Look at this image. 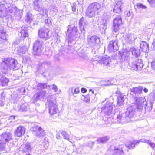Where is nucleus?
I'll list each match as a JSON object with an SVG mask.
<instances>
[{
  "label": "nucleus",
  "mask_w": 155,
  "mask_h": 155,
  "mask_svg": "<svg viewBox=\"0 0 155 155\" xmlns=\"http://www.w3.org/2000/svg\"><path fill=\"white\" fill-rule=\"evenodd\" d=\"M19 10L14 5H11L8 1H2L0 2V17L3 18L7 15L11 17L18 15Z\"/></svg>",
  "instance_id": "nucleus-1"
},
{
  "label": "nucleus",
  "mask_w": 155,
  "mask_h": 155,
  "mask_svg": "<svg viewBox=\"0 0 155 155\" xmlns=\"http://www.w3.org/2000/svg\"><path fill=\"white\" fill-rule=\"evenodd\" d=\"M18 64L17 60L12 58H8L2 63L0 68V74L1 72L6 73L12 69L16 70L18 69L17 66Z\"/></svg>",
  "instance_id": "nucleus-2"
},
{
  "label": "nucleus",
  "mask_w": 155,
  "mask_h": 155,
  "mask_svg": "<svg viewBox=\"0 0 155 155\" xmlns=\"http://www.w3.org/2000/svg\"><path fill=\"white\" fill-rule=\"evenodd\" d=\"M135 110L132 107H130L127 109L126 111L123 113H120L119 115L117 117V120L114 122L118 123H125L130 121V119L134 114Z\"/></svg>",
  "instance_id": "nucleus-3"
},
{
  "label": "nucleus",
  "mask_w": 155,
  "mask_h": 155,
  "mask_svg": "<svg viewBox=\"0 0 155 155\" xmlns=\"http://www.w3.org/2000/svg\"><path fill=\"white\" fill-rule=\"evenodd\" d=\"M101 9V6L97 2L91 4L88 7L86 12L87 15L89 18L94 16L99 12Z\"/></svg>",
  "instance_id": "nucleus-4"
},
{
  "label": "nucleus",
  "mask_w": 155,
  "mask_h": 155,
  "mask_svg": "<svg viewBox=\"0 0 155 155\" xmlns=\"http://www.w3.org/2000/svg\"><path fill=\"white\" fill-rule=\"evenodd\" d=\"M48 97L50 99H48L47 102L48 107L50 114L53 115L59 112L58 105L55 101V97L54 95H49Z\"/></svg>",
  "instance_id": "nucleus-5"
},
{
  "label": "nucleus",
  "mask_w": 155,
  "mask_h": 155,
  "mask_svg": "<svg viewBox=\"0 0 155 155\" xmlns=\"http://www.w3.org/2000/svg\"><path fill=\"white\" fill-rule=\"evenodd\" d=\"M12 139V135L9 132L4 133L0 136V151L5 150V144Z\"/></svg>",
  "instance_id": "nucleus-6"
},
{
  "label": "nucleus",
  "mask_w": 155,
  "mask_h": 155,
  "mask_svg": "<svg viewBox=\"0 0 155 155\" xmlns=\"http://www.w3.org/2000/svg\"><path fill=\"white\" fill-rule=\"evenodd\" d=\"M135 103L134 104L136 108L139 111L141 110L143 107L145 109L147 108V103L144 98L142 97H135Z\"/></svg>",
  "instance_id": "nucleus-7"
},
{
  "label": "nucleus",
  "mask_w": 155,
  "mask_h": 155,
  "mask_svg": "<svg viewBox=\"0 0 155 155\" xmlns=\"http://www.w3.org/2000/svg\"><path fill=\"white\" fill-rule=\"evenodd\" d=\"M119 58H120L121 62H125L127 63L130 61L133 57H131L130 52L127 50H123L122 51L119 52Z\"/></svg>",
  "instance_id": "nucleus-8"
},
{
  "label": "nucleus",
  "mask_w": 155,
  "mask_h": 155,
  "mask_svg": "<svg viewBox=\"0 0 155 155\" xmlns=\"http://www.w3.org/2000/svg\"><path fill=\"white\" fill-rule=\"evenodd\" d=\"M40 1H34V9L40 12V14L42 16L47 17L48 16V12L45 8L42 7L41 5H40Z\"/></svg>",
  "instance_id": "nucleus-9"
},
{
  "label": "nucleus",
  "mask_w": 155,
  "mask_h": 155,
  "mask_svg": "<svg viewBox=\"0 0 155 155\" xmlns=\"http://www.w3.org/2000/svg\"><path fill=\"white\" fill-rule=\"evenodd\" d=\"M144 142L147 143L149 144L150 146L153 149L155 148V144L148 140L146 139L141 140H137L135 141H133L132 142H128L125 145V146L129 149H133L135 145L137 144L139 142Z\"/></svg>",
  "instance_id": "nucleus-10"
},
{
  "label": "nucleus",
  "mask_w": 155,
  "mask_h": 155,
  "mask_svg": "<svg viewBox=\"0 0 155 155\" xmlns=\"http://www.w3.org/2000/svg\"><path fill=\"white\" fill-rule=\"evenodd\" d=\"M113 59L111 60L110 58L107 56H103L99 61V62L101 64H103L107 68H113L114 67V64L113 62Z\"/></svg>",
  "instance_id": "nucleus-11"
},
{
  "label": "nucleus",
  "mask_w": 155,
  "mask_h": 155,
  "mask_svg": "<svg viewBox=\"0 0 155 155\" xmlns=\"http://www.w3.org/2000/svg\"><path fill=\"white\" fill-rule=\"evenodd\" d=\"M87 41L90 47L94 48L98 45L100 42V40L97 36L93 35L88 37Z\"/></svg>",
  "instance_id": "nucleus-12"
},
{
  "label": "nucleus",
  "mask_w": 155,
  "mask_h": 155,
  "mask_svg": "<svg viewBox=\"0 0 155 155\" xmlns=\"http://www.w3.org/2000/svg\"><path fill=\"white\" fill-rule=\"evenodd\" d=\"M8 35L6 34L5 29L4 26L2 25H0V44L5 45L8 42L7 38Z\"/></svg>",
  "instance_id": "nucleus-13"
},
{
  "label": "nucleus",
  "mask_w": 155,
  "mask_h": 155,
  "mask_svg": "<svg viewBox=\"0 0 155 155\" xmlns=\"http://www.w3.org/2000/svg\"><path fill=\"white\" fill-rule=\"evenodd\" d=\"M122 25V21L120 15H118L113 20L112 29L115 32L118 31Z\"/></svg>",
  "instance_id": "nucleus-14"
},
{
  "label": "nucleus",
  "mask_w": 155,
  "mask_h": 155,
  "mask_svg": "<svg viewBox=\"0 0 155 155\" xmlns=\"http://www.w3.org/2000/svg\"><path fill=\"white\" fill-rule=\"evenodd\" d=\"M49 32V30L47 28L45 27H42L38 31L39 37L44 40H46L49 39L51 36Z\"/></svg>",
  "instance_id": "nucleus-15"
},
{
  "label": "nucleus",
  "mask_w": 155,
  "mask_h": 155,
  "mask_svg": "<svg viewBox=\"0 0 155 155\" xmlns=\"http://www.w3.org/2000/svg\"><path fill=\"white\" fill-rule=\"evenodd\" d=\"M42 43L40 40H36L34 43L32 54L34 55H39L41 52V48Z\"/></svg>",
  "instance_id": "nucleus-16"
},
{
  "label": "nucleus",
  "mask_w": 155,
  "mask_h": 155,
  "mask_svg": "<svg viewBox=\"0 0 155 155\" xmlns=\"http://www.w3.org/2000/svg\"><path fill=\"white\" fill-rule=\"evenodd\" d=\"M46 94V91L45 90H41L39 92H37L34 95L32 99L33 103H35L38 100L44 99Z\"/></svg>",
  "instance_id": "nucleus-17"
},
{
  "label": "nucleus",
  "mask_w": 155,
  "mask_h": 155,
  "mask_svg": "<svg viewBox=\"0 0 155 155\" xmlns=\"http://www.w3.org/2000/svg\"><path fill=\"white\" fill-rule=\"evenodd\" d=\"M142 62V61L140 59L134 61L131 63L130 65L131 69L135 71L141 70L143 66V64Z\"/></svg>",
  "instance_id": "nucleus-18"
},
{
  "label": "nucleus",
  "mask_w": 155,
  "mask_h": 155,
  "mask_svg": "<svg viewBox=\"0 0 155 155\" xmlns=\"http://www.w3.org/2000/svg\"><path fill=\"white\" fill-rule=\"evenodd\" d=\"M78 31L77 27L74 26L71 28L70 25H68V27L66 36L70 38H73L76 35Z\"/></svg>",
  "instance_id": "nucleus-19"
},
{
  "label": "nucleus",
  "mask_w": 155,
  "mask_h": 155,
  "mask_svg": "<svg viewBox=\"0 0 155 155\" xmlns=\"http://www.w3.org/2000/svg\"><path fill=\"white\" fill-rule=\"evenodd\" d=\"M118 40L116 39L110 41L108 46V49L111 52L117 51L118 49Z\"/></svg>",
  "instance_id": "nucleus-20"
},
{
  "label": "nucleus",
  "mask_w": 155,
  "mask_h": 155,
  "mask_svg": "<svg viewBox=\"0 0 155 155\" xmlns=\"http://www.w3.org/2000/svg\"><path fill=\"white\" fill-rule=\"evenodd\" d=\"M79 28L82 32L84 33L85 27L88 24V22L83 17H82L80 20L79 22Z\"/></svg>",
  "instance_id": "nucleus-21"
},
{
  "label": "nucleus",
  "mask_w": 155,
  "mask_h": 155,
  "mask_svg": "<svg viewBox=\"0 0 155 155\" xmlns=\"http://www.w3.org/2000/svg\"><path fill=\"white\" fill-rule=\"evenodd\" d=\"M104 112L105 115L106 116H109L112 113L113 110V104H112L109 103L107 104L104 107H103L102 109L104 110Z\"/></svg>",
  "instance_id": "nucleus-22"
},
{
  "label": "nucleus",
  "mask_w": 155,
  "mask_h": 155,
  "mask_svg": "<svg viewBox=\"0 0 155 155\" xmlns=\"http://www.w3.org/2000/svg\"><path fill=\"white\" fill-rule=\"evenodd\" d=\"M25 129L24 127L21 126H19L15 130V136L18 137L22 136L25 134Z\"/></svg>",
  "instance_id": "nucleus-23"
},
{
  "label": "nucleus",
  "mask_w": 155,
  "mask_h": 155,
  "mask_svg": "<svg viewBox=\"0 0 155 155\" xmlns=\"http://www.w3.org/2000/svg\"><path fill=\"white\" fill-rule=\"evenodd\" d=\"M143 89V88L142 86H139L137 87L130 88L128 91H130V94L132 95H134L135 94H141Z\"/></svg>",
  "instance_id": "nucleus-24"
},
{
  "label": "nucleus",
  "mask_w": 155,
  "mask_h": 155,
  "mask_svg": "<svg viewBox=\"0 0 155 155\" xmlns=\"http://www.w3.org/2000/svg\"><path fill=\"white\" fill-rule=\"evenodd\" d=\"M124 145H121L116 148L114 150L113 155H124Z\"/></svg>",
  "instance_id": "nucleus-25"
},
{
  "label": "nucleus",
  "mask_w": 155,
  "mask_h": 155,
  "mask_svg": "<svg viewBox=\"0 0 155 155\" xmlns=\"http://www.w3.org/2000/svg\"><path fill=\"white\" fill-rule=\"evenodd\" d=\"M122 4L121 1H118L115 5L113 9V12L114 13H119L121 11V6Z\"/></svg>",
  "instance_id": "nucleus-26"
},
{
  "label": "nucleus",
  "mask_w": 155,
  "mask_h": 155,
  "mask_svg": "<svg viewBox=\"0 0 155 155\" xmlns=\"http://www.w3.org/2000/svg\"><path fill=\"white\" fill-rule=\"evenodd\" d=\"M28 49V48L25 46L19 47L17 48L18 54L20 55H22L25 53Z\"/></svg>",
  "instance_id": "nucleus-27"
},
{
  "label": "nucleus",
  "mask_w": 155,
  "mask_h": 155,
  "mask_svg": "<svg viewBox=\"0 0 155 155\" xmlns=\"http://www.w3.org/2000/svg\"><path fill=\"white\" fill-rule=\"evenodd\" d=\"M140 48L143 52H148L149 51V45L146 42L142 41L140 44Z\"/></svg>",
  "instance_id": "nucleus-28"
},
{
  "label": "nucleus",
  "mask_w": 155,
  "mask_h": 155,
  "mask_svg": "<svg viewBox=\"0 0 155 155\" xmlns=\"http://www.w3.org/2000/svg\"><path fill=\"white\" fill-rule=\"evenodd\" d=\"M22 151L24 153H29L32 149V147L30 143H26L24 145Z\"/></svg>",
  "instance_id": "nucleus-29"
},
{
  "label": "nucleus",
  "mask_w": 155,
  "mask_h": 155,
  "mask_svg": "<svg viewBox=\"0 0 155 155\" xmlns=\"http://www.w3.org/2000/svg\"><path fill=\"white\" fill-rule=\"evenodd\" d=\"M16 110L25 112L27 110V107L26 105L23 104L22 105H18L15 107Z\"/></svg>",
  "instance_id": "nucleus-30"
},
{
  "label": "nucleus",
  "mask_w": 155,
  "mask_h": 155,
  "mask_svg": "<svg viewBox=\"0 0 155 155\" xmlns=\"http://www.w3.org/2000/svg\"><path fill=\"white\" fill-rule=\"evenodd\" d=\"M24 28V27L22 29ZM26 28H25V29H23L18 34V35L20 37V39H23L25 38L28 36V35L27 31L25 30Z\"/></svg>",
  "instance_id": "nucleus-31"
},
{
  "label": "nucleus",
  "mask_w": 155,
  "mask_h": 155,
  "mask_svg": "<svg viewBox=\"0 0 155 155\" xmlns=\"http://www.w3.org/2000/svg\"><path fill=\"white\" fill-rule=\"evenodd\" d=\"M49 142L46 139H44L41 140V148L43 150L47 149L49 146Z\"/></svg>",
  "instance_id": "nucleus-32"
},
{
  "label": "nucleus",
  "mask_w": 155,
  "mask_h": 155,
  "mask_svg": "<svg viewBox=\"0 0 155 155\" xmlns=\"http://www.w3.org/2000/svg\"><path fill=\"white\" fill-rule=\"evenodd\" d=\"M37 87L38 89L41 90L45 88L49 90L51 89V87L50 85H48L46 83H43L38 84Z\"/></svg>",
  "instance_id": "nucleus-33"
},
{
  "label": "nucleus",
  "mask_w": 155,
  "mask_h": 155,
  "mask_svg": "<svg viewBox=\"0 0 155 155\" xmlns=\"http://www.w3.org/2000/svg\"><path fill=\"white\" fill-rule=\"evenodd\" d=\"M103 16V22L105 21L106 22H108L109 19H110L111 15L110 12H104Z\"/></svg>",
  "instance_id": "nucleus-34"
},
{
  "label": "nucleus",
  "mask_w": 155,
  "mask_h": 155,
  "mask_svg": "<svg viewBox=\"0 0 155 155\" xmlns=\"http://www.w3.org/2000/svg\"><path fill=\"white\" fill-rule=\"evenodd\" d=\"M130 53L135 57H137L140 54V51L139 49H136L134 47H132L130 49Z\"/></svg>",
  "instance_id": "nucleus-35"
},
{
  "label": "nucleus",
  "mask_w": 155,
  "mask_h": 155,
  "mask_svg": "<svg viewBox=\"0 0 155 155\" xmlns=\"http://www.w3.org/2000/svg\"><path fill=\"white\" fill-rule=\"evenodd\" d=\"M9 80L5 77H3L0 79V85L5 86L8 84Z\"/></svg>",
  "instance_id": "nucleus-36"
},
{
  "label": "nucleus",
  "mask_w": 155,
  "mask_h": 155,
  "mask_svg": "<svg viewBox=\"0 0 155 155\" xmlns=\"http://www.w3.org/2000/svg\"><path fill=\"white\" fill-rule=\"evenodd\" d=\"M136 37H135L133 35H127L126 36L125 40L127 42L131 43L132 42L136 39Z\"/></svg>",
  "instance_id": "nucleus-37"
},
{
  "label": "nucleus",
  "mask_w": 155,
  "mask_h": 155,
  "mask_svg": "<svg viewBox=\"0 0 155 155\" xmlns=\"http://www.w3.org/2000/svg\"><path fill=\"white\" fill-rule=\"evenodd\" d=\"M33 134L38 137H43L45 134V132L44 130L41 128V129L38 131L36 133H33Z\"/></svg>",
  "instance_id": "nucleus-38"
},
{
  "label": "nucleus",
  "mask_w": 155,
  "mask_h": 155,
  "mask_svg": "<svg viewBox=\"0 0 155 155\" xmlns=\"http://www.w3.org/2000/svg\"><path fill=\"white\" fill-rule=\"evenodd\" d=\"M41 127L38 126L36 124H33L31 130L33 132V133L37 132L39 130L41 129Z\"/></svg>",
  "instance_id": "nucleus-39"
},
{
  "label": "nucleus",
  "mask_w": 155,
  "mask_h": 155,
  "mask_svg": "<svg viewBox=\"0 0 155 155\" xmlns=\"http://www.w3.org/2000/svg\"><path fill=\"white\" fill-rule=\"evenodd\" d=\"M117 99V104L119 106H121L124 101V95L122 94H119Z\"/></svg>",
  "instance_id": "nucleus-40"
},
{
  "label": "nucleus",
  "mask_w": 155,
  "mask_h": 155,
  "mask_svg": "<svg viewBox=\"0 0 155 155\" xmlns=\"http://www.w3.org/2000/svg\"><path fill=\"white\" fill-rule=\"evenodd\" d=\"M109 139V137H104L98 138L97 141L99 143H105Z\"/></svg>",
  "instance_id": "nucleus-41"
},
{
  "label": "nucleus",
  "mask_w": 155,
  "mask_h": 155,
  "mask_svg": "<svg viewBox=\"0 0 155 155\" xmlns=\"http://www.w3.org/2000/svg\"><path fill=\"white\" fill-rule=\"evenodd\" d=\"M33 17L32 15L30 13H28L27 14L25 21L29 24H30L32 21Z\"/></svg>",
  "instance_id": "nucleus-42"
},
{
  "label": "nucleus",
  "mask_w": 155,
  "mask_h": 155,
  "mask_svg": "<svg viewBox=\"0 0 155 155\" xmlns=\"http://www.w3.org/2000/svg\"><path fill=\"white\" fill-rule=\"evenodd\" d=\"M57 12V9L54 6H53L52 7L50 10V14L51 15L54 16L56 14Z\"/></svg>",
  "instance_id": "nucleus-43"
},
{
  "label": "nucleus",
  "mask_w": 155,
  "mask_h": 155,
  "mask_svg": "<svg viewBox=\"0 0 155 155\" xmlns=\"http://www.w3.org/2000/svg\"><path fill=\"white\" fill-rule=\"evenodd\" d=\"M73 88H70L69 90L70 91L73 95H74L75 94L78 93L80 92L79 88L77 87L74 89V91H73Z\"/></svg>",
  "instance_id": "nucleus-44"
},
{
  "label": "nucleus",
  "mask_w": 155,
  "mask_h": 155,
  "mask_svg": "<svg viewBox=\"0 0 155 155\" xmlns=\"http://www.w3.org/2000/svg\"><path fill=\"white\" fill-rule=\"evenodd\" d=\"M137 8L139 10L146 9L147 8V7L145 5H143L140 3H138L137 4Z\"/></svg>",
  "instance_id": "nucleus-45"
},
{
  "label": "nucleus",
  "mask_w": 155,
  "mask_h": 155,
  "mask_svg": "<svg viewBox=\"0 0 155 155\" xmlns=\"http://www.w3.org/2000/svg\"><path fill=\"white\" fill-rule=\"evenodd\" d=\"M103 22V24L101 25L100 27V30L102 32L104 31L107 28L106 26L107 22Z\"/></svg>",
  "instance_id": "nucleus-46"
},
{
  "label": "nucleus",
  "mask_w": 155,
  "mask_h": 155,
  "mask_svg": "<svg viewBox=\"0 0 155 155\" xmlns=\"http://www.w3.org/2000/svg\"><path fill=\"white\" fill-rule=\"evenodd\" d=\"M63 137L65 139L69 140V136L65 131H63Z\"/></svg>",
  "instance_id": "nucleus-47"
},
{
  "label": "nucleus",
  "mask_w": 155,
  "mask_h": 155,
  "mask_svg": "<svg viewBox=\"0 0 155 155\" xmlns=\"http://www.w3.org/2000/svg\"><path fill=\"white\" fill-rule=\"evenodd\" d=\"M63 137V131L58 132L56 134V138L59 139Z\"/></svg>",
  "instance_id": "nucleus-48"
},
{
  "label": "nucleus",
  "mask_w": 155,
  "mask_h": 155,
  "mask_svg": "<svg viewBox=\"0 0 155 155\" xmlns=\"http://www.w3.org/2000/svg\"><path fill=\"white\" fill-rule=\"evenodd\" d=\"M45 22L46 25H51L52 24L51 19L50 18H48L45 20Z\"/></svg>",
  "instance_id": "nucleus-49"
},
{
  "label": "nucleus",
  "mask_w": 155,
  "mask_h": 155,
  "mask_svg": "<svg viewBox=\"0 0 155 155\" xmlns=\"http://www.w3.org/2000/svg\"><path fill=\"white\" fill-rule=\"evenodd\" d=\"M84 101L86 103H89L90 101V98L89 95H87L84 97Z\"/></svg>",
  "instance_id": "nucleus-50"
},
{
  "label": "nucleus",
  "mask_w": 155,
  "mask_h": 155,
  "mask_svg": "<svg viewBox=\"0 0 155 155\" xmlns=\"http://www.w3.org/2000/svg\"><path fill=\"white\" fill-rule=\"evenodd\" d=\"M51 89L54 90L55 92H57L58 90L57 86L54 84H53L51 85Z\"/></svg>",
  "instance_id": "nucleus-51"
},
{
  "label": "nucleus",
  "mask_w": 155,
  "mask_h": 155,
  "mask_svg": "<svg viewBox=\"0 0 155 155\" xmlns=\"http://www.w3.org/2000/svg\"><path fill=\"white\" fill-rule=\"evenodd\" d=\"M149 4L153 7H155V1H148Z\"/></svg>",
  "instance_id": "nucleus-52"
},
{
  "label": "nucleus",
  "mask_w": 155,
  "mask_h": 155,
  "mask_svg": "<svg viewBox=\"0 0 155 155\" xmlns=\"http://www.w3.org/2000/svg\"><path fill=\"white\" fill-rule=\"evenodd\" d=\"M77 7V6L76 4L74 3L73 4V5L72 6V10L74 12H75L76 8Z\"/></svg>",
  "instance_id": "nucleus-53"
},
{
  "label": "nucleus",
  "mask_w": 155,
  "mask_h": 155,
  "mask_svg": "<svg viewBox=\"0 0 155 155\" xmlns=\"http://www.w3.org/2000/svg\"><path fill=\"white\" fill-rule=\"evenodd\" d=\"M94 144V142L90 141L88 143V145L91 148L93 146Z\"/></svg>",
  "instance_id": "nucleus-54"
},
{
  "label": "nucleus",
  "mask_w": 155,
  "mask_h": 155,
  "mask_svg": "<svg viewBox=\"0 0 155 155\" xmlns=\"http://www.w3.org/2000/svg\"><path fill=\"white\" fill-rule=\"evenodd\" d=\"M21 94L24 95L25 93V90L24 87H22L21 89Z\"/></svg>",
  "instance_id": "nucleus-55"
},
{
  "label": "nucleus",
  "mask_w": 155,
  "mask_h": 155,
  "mask_svg": "<svg viewBox=\"0 0 155 155\" xmlns=\"http://www.w3.org/2000/svg\"><path fill=\"white\" fill-rule=\"evenodd\" d=\"M87 91V90L86 89L82 88L81 89V91L83 93H85Z\"/></svg>",
  "instance_id": "nucleus-56"
},
{
  "label": "nucleus",
  "mask_w": 155,
  "mask_h": 155,
  "mask_svg": "<svg viewBox=\"0 0 155 155\" xmlns=\"http://www.w3.org/2000/svg\"><path fill=\"white\" fill-rule=\"evenodd\" d=\"M1 99L3 100H4L5 99V96L3 94V93H2L1 94Z\"/></svg>",
  "instance_id": "nucleus-57"
},
{
  "label": "nucleus",
  "mask_w": 155,
  "mask_h": 155,
  "mask_svg": "<svg viewBox=\"0 0 155 155\" xmlns=\"http://www.w3.org/2000/svg\"><path fill=\"white\" fill-rule=\"evenodd\" d=\"M4 103L2 101L0 100V107H2L4 105Z\"/></svg>",
  "instance_id": "nucleus-58"
},
{
  "label": "nucleus",
  "mask_w": 155,
  "mask_h": 155,
  "mask_svg": "<svg viewBox=\"0 0 155 155\" xmlns=\"http://www.w3.org/2000/svg\"><path fill=\"white\" fill-rule=\"evenodd\" d=\"M107 83H106V84H104V85H110V83L109 81V80H107Z\"/></svg>",
  "instance_id": "nucleus-59"
},
{
  "label": "nucleus",
  "mask_w": 155,
  "mask_h": 155,
  "mask_svg": "<svg viewBox=\"0 0 155 155\" xmlns=\"http://www.w3.org/2000/svg\"><path fill=\"white\" fill-rule=\"evenodd\" d=\"M15 116H12L9 118V119L10 120H13L15 119Z\"/></svg>",
  "instance_id": "nucleus-60"
},
{
  "label": "nucleus",
  "mask_w": 155,
  "mask_h": 155,
  "mask_svg": "<svg viewBox=\"0 0 155 155\" xmlns=\"http://www.w3.org/2000/svg\"><path fill=\"white\" fill-rule=\"evenodd\" d=\"M143 91L145 93H147L148 91V89L146 88H144L143 89Z\"/></svg>",
  "instance_id": "nucleus-61"
},
{
  "label": "nucleus",
  "mask_w": 155,
  "mask_h": 155,
  "mask_svg": "<svg viewBox=\"0 0 155 155\" xmlns=\"http://www.w3.org/2000/svg\"><path fill=\"white\" fill-rule=\"evenodd\" d=\"M152 44L153 45V46L155 47V39L153 40V41L152 43Z\"/></svg>",
  "instance_id": "nucleus-62"
},
{
  "label": "nucleus",
  "mask_w": 155,
  "mask_h": 155,
  "mask_svg": "<svg viewBox=\"0 0 155 155\" xmlns=\"http://www.w3.org/2000/svg\"><path fill=\"white\" fill-rule=\"evenodd\" d=\"M153 99L155 101V92L153 93Z\"/></svg>",
  "instance_id": "nucleus-63"
},
{
  "label": "nucleus",
  "mask_w": 155,
  "mask_h": 155,
  "mask_svg": "<svg viewBox=\"0 0 155 155\" xmlns=\"http://www.w3.org/2000/svg\"><path fill=\"white\" fill-rule=\"evenodd\" d=\"M89 91L90 92H91V94H93L94 93V92L91 89H90L89 90Z\"/></svg>",
  "instance_id": "nucleus-64"
}]
</instances>
